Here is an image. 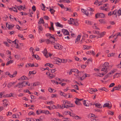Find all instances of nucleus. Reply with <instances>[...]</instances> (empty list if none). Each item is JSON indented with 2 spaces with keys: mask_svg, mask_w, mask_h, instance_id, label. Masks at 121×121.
Segmentation results:
<instances>
[{
  "mask_svg": "<svg viewBox=\"0 0 121 121\" xmlns=\"http://www.w3.org/2000/svg\"><path fill=\"white\" fill-rule=\"evenodd\" d=\"M108 68L107 66L103 65L102 68L101 69V71L104 72V73H102V75H104L108 72Z\"/></svg>",
  "mask_w": 121,
  "mask_h": 121,
  "instance_id": "obj_1",
  "label": "nucleus"
},
{
  "mask_svg": "<svg viewBox=\"0 0 121 121\" xmlns=\"http://www.w3.org/2000/svg\"><path fill=\"white\" fill-rule=\"evenodd\" d=\"M105 16V15L103 13H97L95 15L96 18H97L99 17L104 18Z\"/></svg>",
  "mask_w": 121,
  "mask_h": 121,
  "instance_id": "obj_2",
  "label": "nucleus"
},
{
  "mask_svg": "<svg viewBox=\"0 0 121 121\" xmlns=\"http://www.w3.org/2000/svg\"><path fill=\"white\" fill-rule=\"evenodd\" d=\"M117 11V10H115L112 13L111 12H110L108 13V16H110L114 14L115 15V16H114V17L115 18H116L117 17V15L116 14Z\"/></svg>",
  "mask_w": 121,
  "mask_h": 121,
  "instance_id": "obj_3",
  "label": "nucleus"
},
{
  "mask_svg": "<svg viewBox=\"0 0 121 121\" xmlns=\"http://www.w3.org/2000/svg\"><path fill=\"white\" fill-rule=\"evenodd\" d=\"M23 83L22 82H19V83L14 86V88H15L17 87H18V88H22L23 87Z\"/></svg>",
  "mask_w": 121,
  "mask_h": 121,
  "instance_id": "obj_4",
  "label": "nucleus"
},
{
  "mask_svg": "<svg viewBox=\"0 0 121 121\" xmlns=\"http://www.w3.org/2000/svg\"><path fill=\"white\" fill-rule=\"evenodd\" d=\"M61 31L65 35H67L69 34L68 31L66 29H62L61 30Z\"/></svg>",
  "mask_w": 121,
  "mask_h": 121,
  "instance_id": "obj_5",
  "label": "nucleus"
},
{
  "mask_svg": "<svg viewBox=\"0 0 121 121\" xmlns=\"http://www.w3.org/2000/svg\"><path fill=\"white\" fill-rule=\"evenodd\" d=\"M54 59L55 60L54 61L55 63L58 64H60V58L57 57H55L54 58Z\"/></svg>",
  "mask_w": 121,
  "mask_h": 121,
  "instance_id": "obj_6",
  "label": "nucleus"
},
{
  "mask_svg": "<svg viewBox=\"0 0 121 121\" xmlns=\"http://www.w3.org/2000/svg\"><path fill=\"white\" fill-rule=\"evenodd\" d=\"M16 83V82H10L7 85V87L9 88H10L13 85H14Z\"/></svg>",
  "mask_w": 121,
  "mask_h": 121,
  "instance_id": "obj_7",
  "label": "nucleus"
},
{
  "mask_svg": "<svg viewBox=\"0 0 121 121\" xmlns=\"http://www.w3.org/2000/svg\"><path fill=\"white\" fill-rule=\"evenodd\" d=\"M104 33H105V32H103L100 34L99 33L98 35L97 36V38H101L104 35Z\"/></svg>",
  "mask_w": 121,
  "mask_h": 121,
  "instance_id": "obj_8",
  "label": "nucleus"
},
{
  "mask_svg": "<svg viewBox=\"0 0 121 121\" xmlns=\"http://www.w3.org/2000/svg\"><path fill=\"white\" fill-rule=\"evenodd\" d=\"M103 107H107L109 109H110L112 107V105L109 106V104L108 103H106L104 104L103 105Z\"/></svg>",
  "mask_w": 121,
  "mask_h": 121,
  "instance_id": "obj_9",
  "label": "nucleus"
},
{
  "mask_svg": "<svg viewBox=\"0 0 121 121\" xmlns=\"http://www.w3.org/2000/svg\"><path fill=\"white\" fill-rule=\"evenodd\" d=\"M43 54L47 58L48 57V56H47V51L46 48H45L43 51L42 52Z\"/></svg>",
  "mask_w": 121,
  "mask_h": 121,
  "instance_id": "obj_10",
  "label": "nucleus"
},
{
  "mask_svg": "<svg viewBox=\"0 0 121 121\" xmlns=\"http://www.w3.org/2000/svg\"><path fill=\"white\" fill-rule=\"evenodd\" d=\"M7 24L8 23L7 22L6 23V27L7 28H8L9 29H10L12 27H14V25L13 24L12 25H8Z\"/></svg>",
  "mask_w": 121,
  "mask_h": 121,
  "instance_id": "obj_11",
  "label": "nucleus"
},
{
  "mask_svg": "<svg viewBox=\"0 0 121 121\" xmlns=\"http://www.w3.org/2000/svg\"><path fill=\"white\" fill-rule=\"evenodd\" d=\"M44 23V21L42 18H40L39 20V22H38V24H43Z\"/></svg>",
  "mask_w": 121,
  "mask_h": 121,
  "instance_id": "obj_12",
  "label": "nucleus"
},
{
  "mask_svg": "<svg viewBox=\"0 0 121 121\" xmlns=\"http://www.w3.org/2000/svg\"><path fill=\"white\" fill-rule=\"evenodd\" d=\"M85 39L84 38H82L80 42L79 43L80 44L83 45V46H84V43Z\"/></svg>",
  "mask_w": 121,
  "mask_h": 121,
  "instance_id": "obj_13",
  "label": "nucleus"
},
{
  "mask_svg": "<svg viewBox=\"0 0 121 121\" xmlns=\"http://www.w3.org/2000/svg\"><path fill=\"white\" fill-rule=\"evenodd\" d=\"M115 10H117L116 14H118V16L121 15V9H120L118 10L117 9H116Z\"/></svg>",
  "mask_w": 121,
  "mask_h": 121,
  "instance_id": "obj_14",
  "label": "nucleus"
},
{
  "mask_svg": "<svg viewBox=\"0 0 121 121\" xmlns=\"http://www.w3.org/2000/svg\"><path fill=\"white\" fill-rule=\"evenodd\" d=\"M81 36L78 35V36L77 38L76 39L75 41V43H76L77 42L80 40Z\"/></svg>",
  "mask_w": 121,
  "mask_h": 121,
  "instance_id": "obj_15",
  "label": "nucleus"
},
{
  "mask_svg": "<svg viewBox=\"0 0 121 121\" xmlns=\"http://www.w3.org/2000/svg\"><path fill=\"white\" fill-rule=\"evenodd\" d=\"M97 90L96 89H94L91 88L90 90V92H89L91 94H92V93L93 92H94L95 91H97Z\"/></svg>",
  "mask_w": 121,
  "mask_h": 121,
  "instance_id": "obj_16",
  "label": "nucleus"
},
{
  "mask_svg": "<svg viewBox=\"0 0 121 121\" xmlns=\"http://www.w3.org/2000/svg\"><path fill=\"white\" fill-rule=\"evenodd\" d=\"M59 45H60L58 44H56V45L54 46V47L56 49H60V47H59Z\"/></svg>",
  "mask_w": 121,
  "mask_h": 121,
  "instance_id": "obj_17",
  "label": "nucleus"
},
{
  "mask_svg": "<svg viewBox=\"0 0 121 121\" xmlns=\"http://www.w3.org/2000/svg\"><path fill=\"white\" fill-rule=\"evenodd\" d=\"M95 105L98 108H101L102 106H101V105L99 103H98L96 104H95Z\"/></svg>",
  "mask_w": 121,
  "mask_h": 121,
  "instance_id": "obj_18",
  "label": "nucleus"
},
{
  "mask_svg": "<svg viewBox=\"0 0 121 121\" xmlns=\"http://www.w3.org/2000/svg\"><path fill=\"white\" fill-rule=\"evenodd\" d=\"M50 23L51 27H49V29L50 30H51L52 29L53 30H54V28L53 26V23L52 22H51Z\"/></svg>",
  "mask_w": 121,
  "mask_h": 121,
  "instance_id": "obj_19",
  "label": "nucleus"
},
{
  "mask_svg": "<svg viewBox=\"0 0 121 121\" xmlns=\"http://www.w3.org/2000/svg\"><path fill=\"white\" fill-rule=\"evenodd\" d=\"M28 66H30L31 67H33L34 66V64H31L30 63H28L26 65V67H27Z\"/></svg>",
  "mask_w": 121,
  "mask_h": 121,
  "instance_id": "obj_20",
  "label": "nucleus"
},
{
  "mask_svg": "<svg viewBox=\"0 0 121 121\" xmlns=\"http://www.w3.org/2000/svg\"><path fill=\"white\" fill-rule=\"evenodd\" d=\"M116 90H119L121 88V85H119L117 87H114Z\"/></svg>",
  "mask_w": 121,
  "mask_h": 121,
  "instance_id": "obj_21",
  "label": "nucleus"
},
{
  "mask_svg": "<svg viewBox=\"0 0 121 121\" xmlns=\"http://www.w3.org/2000/svg\"><path fill=\"white\" fill-rule=\"evenodd\" d=\"M28 82V81H22V82L23 83V86H26V85H27Z\"/></svg>",
  "mask_w": 121,
  "mask_h": 121,
  "instance_id": "obj_22",
  "label": "nucleus"
},
{
  "mask_svg": "<svg viewBox=\"0 0 121 121\" xmlns=\"http://www.w3.org/2000/svg\"><path fill=\"white\" fill-rule=\"evenodd\" d=\"M49 38L48 39H46L45 40V41L46 42V43L48 44H50L51 43V40Z\"/></svg>",
  "mask_w": 121,
  "mask_h": 121,
  "instance_id": "obj_23",
  "label": "nucleus"
},
{
  "mask_svg": "<svg viewBox=\"0 0 121 121\" xmlns=\"http://www.w3.org/2000/svg\"><path fill=\"white\" fill-rule=\"evenodd\" d=\"M58 107L59 108H60V106L59 105H57V107H56V106L53 105V106H52V108L54 109L57 108V107Z\"/></svg>",
  "mask_w": 121,
  "mask_h": 121,
  "instance_id": "obj_24",
  "label": "nucleus"
},
{
  "mask_svg": "<svg viewBox=\"0 0 121 121\" xmlns=\"http://www.w3.org/2000/svg\"><path fill=\"white\" fill-rule=\"evenodd\" d=\"M36 73V72L34 71H29V73L28 74V75L29 76H30L31 74H35Z\"/></svg>",
  "mask_w": 121,
  "mask_h": 121,
  "instance_id": "obj_25",
  "label": "nucleus"
},
{
  "mask_svg": "<svg viewBox=\"0 0 121 121\" xmlns=\"http://www.w3.org/2000/svg\"><path fill=\"white\" fill-rule=\"evenodd\" d=\"M97 36H95V35H91L89 36V38L90 39H92L93 38H95L97 37Z\"/></svg>",
  "mask_w": 121,
  "mask_h": 121,
  "instance_id": "obj_26",
  "label": "nucleus"
},
{
  "mask_svg": "<svg viewBox=\"0 0 121 121\" xmlns=\"http://www.w3.org/2000/svg\"><path fill=\"white\" fill-rule=\"evenodd\" d=\"M9 18L11 20H13V19H14L16 21H17V19H16V18L15 17H13V16L12 17V18L11 17V15L10 14H9Z\"/></svg>",
  "mask_w": 121,
  "mask_h": 121,
  "instance_id": "obj_27",
  "label": "nucleus"
},
{
  "mask_svg": "<svg viewBox=\"0 0 121 121\" xmlns=\"http://www.w3.org/2000/svg\"><path fill=\"white\" fill-rule=\"evenodd\" d=\"M99 22L101 23L105 24L106 23L104 20V19H100L99 20Z\"/></svg>",
  "mask_w": 121,
  "mask_h": 121,
  "instance_id": "obj_28",
  "label": "nucleus"
},
{
  "mask_svg": "<svg viewBox=\"0 0 121 121\" xmlns=\"http://www.w3.org/2000/svg\"><path fill=\"white\" fill-rule=\"evenodd\" d=\"M38 26H38V28H39L38 31H39V33H40L39 32H40V31L39 30H40V31H42L43 30V29L42 28V26H40V25H38Z\"/></svg>",
  "mask_w": 121,
  "mask_h": 121,
  "instance_id": "obj_29",
  "label": "nucleus"
},
{
  "mask_svg": "<svg viewBox=\"0 0 121 121\" xmlns=\"http://www.w3.org/2000/svg\"><path fill=\"white\" fill-rule=\"evenodd\" d=\"M72 86L77 90H78L79 89L78 86L76 85H72Z\"/></svg>",
  "mask_w": 121,
  "mask_h": 121,
  "instance_id": "obj_30",
  "label": "nucleus"
},
{
  "mask_svg": "<svg viewBox=\"0 0 121 121\" xmlns=\"http://www.w3.org/2000/svg\"><path fill=\"white\" fill-rule=\"evenodd\" d=\"M100 90H102V91H104L106 92H108V90L106 89L105 87H103L102 88L100 89Z\"/></svg>",
  "mask_w": 121,
  "mask_h": 121,
  "instance_id": "obj_31",
  "label": "nucleus"
},
{
  "mask_svg": "<svg viewBox=\"0 0 121 121\" xmlns=\"http://www.w3.org/2000/svg\"><path fill=\"white\" fill-rule=\"evenodd\" d=\"M74 26H78V25L79 23L77 21H76L73 24Z\"/></svg>",
  "mask_w": 121,
  "mask_h": 121,
  "instance_id": "obj_32",
  "label": "nucleus"
},
{
  "mask_svg": "<svg viewBox=\"0 0 121 121\" xmlns=\"http://www.w3.org/2000/svg\"><path fill=\"white\" fill-rule=\"evenodd\" d=\"M75 103L77 105H82L81 103L78 101L76 100Z\"/></svg>",
  "mask_w": 121,
  "mask_h": 121,
  "instance_id": "obj_33",
  "label": "nucleus"
},
{
  "mask_svg": "<svg viewBox=\"0 0 121 121\" xmlns=\"http://www.w3.org/2000/svg\"><path fill=\"white\" fill-rule=\"evenodd\" d=\"M83 35L82 36V38H84V37L87 38L88 37V35L87 34H85L84 32H83Z\"/></svg>",
  "mask_w": 121,
  "mask_h": 121,
  "instance_id": "obj_34",
  "label": "nucleus"
},
{
  "mask_svg": "<svg viewBox=\"0 0 121 121\" xmlns=\"http://www.w3.org/2000/svg\"><path fill=\"white\" fill-rule=\"evenodd\" d=\"M72 71L73 72L78 73H79L78 70L76 69H72Z\"/></svg>",
  "mask_w": 121,
  "mask_h": 121,
  "instance_id": "obj_35",
  "label": "nucleus"
},
{
  "mask_svg": "<svg viewBox=\"0 0 121 121\" xmlns=\"http://www.w3.org/2000/svg\"><path fill=\"white\" fill-rule=\"evenodd\" d=\"M42 6H41V9L43 10H45V6L44 4H42Z\"/></svg>",
  "mask_w": 121,
  "mask_h": 121,
  "instance_id": "obj_36",
  "label": "nucleus"
},
{
  "mask_svg": "<svg viewBox=\"0 0 121 121\" xmlns=\"http://www.w3.org/2000/svg\"><path fill=\"white\" fill-rule=\"evenodd\" d=\"M67 106L68 107V108H69V107H74V105H73V104L71 103L68 104H67Z\"/></svg>",
  "mask_w": 121,
  "mask_h": 121,
  "instance_id": "obj_37",
  "label": "nucleus"
},
{
  "mask_svg": "<svg viewBox=\"0 0 121 121\" xmlns=\"http://www.w3.org/2000/svg\"><path fill=\"white\" fill-rule=\"evenodd\" d=\"M35 114L33 111L30 112H29V113L28 114V115H32L35 116Z\"/></svg>",
  "mask_w": 121,
  "mask_h": 121,
  "instance_id": "obj_38",
  "label": "nucleus"
},
{
  "mask_svg": "<svg viewBox=\"0 0 121 121\" xmlns=\"http://www.w3.org/2000/svg\"><path fill=\"white\" fill-rule=\"evenodd\" d=\"M83 72H79V73H78V75L79 76H81L83 74Z\"/></svg>",
  "mask_w": 121,
  "mask_h": 121,
  "instance_id": "obj_39",
  "label": "nucleus"
},
{
  "mask_svg": "<svg viewBox=\"0 0 121 121\" xmlns=\"http://www.w3.org/2000/svg\"><path fill=\"white\" fill-rule=\"evenodd\" d=\"M50 11L52 14H53L55 11L53 9H50Z\"/></svg>",
  "mask_w": 121,
  "mask_h": 121,
  "instance_id": "obj_40",
  "label": "nucleus"
},
{
  "mask_svg": "<svg viewBox=\"0 0 121 121\" xmlns=\"http://www.w3.org/2000/svg\"><path fill=\"white\" fill-rule=\"evenodd\" d=\"M86 23L91 25H92L93 24V23L92 22L90 21H86Z\"/></svg>",
  "mask_w": 121,
  "mask_h": 121,
  "instance_id": "obj_41",
  "label": "nucleus"
},
{
  "mask_svg": "<svg viewBox=\"0 0 121 121\" xmlns=\"http://www.w3.org/2000/svg\"><path fill=\"white\" fill-rule=\"evenodd\" d=\"M12 10L16 12H17V9L15 7H12Z\"/></svg>",
  "mask_w": 121,
  "mask_h": 121,
  "instance_id": "obj_42",
  "label": "nucleus"
},
{
  "mask_svg": "<svg viewBox=\"0 0 121 121\" xmlns=\"http://www.w3.org/2000/svg\"><path fill=\"white\" fill-rule=\"evenodd\" d=\"M93 32L94 34H96L98 35L99 34V32L97 30H93Z\"/></svg>",
  "mask_w": 121,
  "mask_h": 121,
  "instance_id": "obj_43",
  "label": "nucleus"
},
{
  "mask_svg": "<svg viewBox=\"0 0 121 121\" xmlns=\"http://www.w3.org/2000/svg\"><path fill=\"white\" fill-rule=\"evenodd\" d=\"M67 61V60H65L64 59H61V62L66 63Z\"/></svg>",
  "mask_w": 121,
  "mask_h": 121,
  "instance_id": "obj_44",
  "label": "nucleus"
},
{
  "mask_svg": "<svg viewBox=\"0 0 121 121\" xmlns=\"http://www.w3.org/2000/svg\"><path fill=\"white\" fill-rule=\"evenodd\" d=\"M70 20L72 22H73L74 23L77 20V19H74L72 18H70Z\"/></svg>",
  "mask_w": 121,
  "mask_h": 121,
  "instance_id": "obj_45",
  "label": "nucleus"
},
{
  "mask_svg": "<svg viewBox=\"0 0 121 121\" xmlns=\"http://www.w3.org/2000/svg\"><path fill=\"white\" fill-rule=\"evenodd\" d=\"M109 65V63L107 62H105L104 63L103 65H104L105 66H107L109 68V66H108Z\"/></svg>",
  "mask_w": 121,
  "mask_h": 121,
  "instance_id": "obj_46",
  "label": "nucleus"
},
{
  "mask_svg": "<svg viewBox=\"0 0 121 121\" xmlns=\"http://www.w3.org/2000/svg\"><path fill=\"white\" fill-rule=\"evenodd\" d=\"M63 1V2H66L67 3H69L70 2V1L69 0H61V2Z\"/></svg>",
  "mask_w": 121,
  "mask_h": 121,
  "instance_id": "obj_47",
  "label": "nucleus"
},
{
  "mask_svg": "<svg viewBox=\"0 0 121 121\" xmlns=\"http://www.w3.org/2000/svg\"><path fill=\"white\" fill-rule=\"evenodd\" d=\"M55 24L56 26L60 27V24L59 22L55 23Z\"/></svg>",
  "mask_w": 121,
  "mask_h": 121,
  "instance_id": "obj_48",
  "label": "nucleus"
},
{
  "mask_svg": "<svg viewBox=\"0 0 121 121\" xmlns=\"http://www.w3.org/2000/svg\"><path fill=\"white\" fill-rule=\"evenodd\" d=\"M108 114L110 115H113L114 114V113L113 112L109 111L108 112Z\"/></svg>",
  "mask_w": 121,
  "mask_h": 121,
  "instance_id": "obj_49",
  "label": "nucleus"
},
{
  "mask_svg": "<svg viewBox=\"0 0 121 121\" xmlns=\"http://www.w3.org/2000/svg\"><path fill=\"white\" fill-rule=\"evenodd\" d=\"M51 82H52L55 83H56L57 85H58V84H60V82H59V83H58V82H57L56 81H55L54 80H51Z\"/></svg>",
  "mask_w": 121,
  "mask_h": 121,
  "instance_id": "obj_50",
  "label": "nucleus"
},
{
  "mask_svg": "<svg viewBox=\"0 0 121 121\" xmlns=\"http://www.w3.org/2000/svg\"><path fill=\"white\" fill-rule=\"evenodd\" d=\"M115 84L114 83H112L110 84V85L109 86V87L110 88L111 87H112L114 86L115 85Z\"/></svg>",
  "mask_w": 121,
  "mask_h": 121,
  "instance_id": "obj_51",
  "label": "nucleus"
},
{
  "mask_svg": "<svg viewBox=\"0 0 121 121\" xmlns=\"http://www.w3.org/2000/svg\"><path fill=\"white\" fill-rule=\"evenodd\" d=\"M86 43H89L92 42L91 40L90 39H87L86 40L85 42Z\"/></svg>",
  "mask_w": 121,
  "mask_h": 121,
  "instance_id": "obj_52",
  "label": "nucleus"
},
{
  "mask_svg": "<svg viewBox=\"0 0 121 121\" xmlns=\"http://www.w3.org/2000/svg\"><path fill=\"white\" fill-rule=\"evenodd\" d=\"M49 76L51 78H52L55 77V76L52 74H49Z\"/></svg>",
  "mask_w": 121,
  "mask_h": 121,
  "instance_id": "obj_53",
  "label": "nucleus"
},
{
  "mask_svg": "<svg viewBox=\"0 0 121 121\" xmlns=\"http://www.w3.org/2000/svg\"><path fill=\"white\" fill-rule=\"evenodd\" d=\"M111 74L112 72H110V73H109L105 76V77L106 78H107L108 77H109Z\"/></svg>",
  "mask_w": 121,
  "mask_h": 121,
  "instance_id": "obj_54",
  "label": "nucleus"
},
{
  "mask_svg": "<svg viewBox=\"0 0 121 121\" xmlns=\"http://www.w3.org/2000/svg\"><path fill=\"white\" fill-rule=\"evenodd\" d=\"M43 18L45 20H48L49 19V17L46 16H43Z\"/></svg>",
  "mask_w": 121,
  "mask_h": 121,
  "instance_id": "obj_55",
  "label": "nucleus"
},
{
  "mask_svg": "<svg viewBox=\"0 0 121 121\" xmlns=\"http://www.w3.org/2000/svg\"><path fill=\"white\" fill-rule=\"evenodd\" d=\"M68 119V118H62L61 120L63 121H67Z\"/></svg>",
  "mask_w": 121,
  "mask_h": 121,
  "instance_id": "obj_56",
  "label": "nucleus"
},
{
  "mask_svg": "<svg viewBox=\"0 0 121 121\" xmlns=\"http://www.w3.org/2000/svg\"><path fill=\"white\" fill-rule=\"evenodd\" d=\"M49 39H50L51 38H53L54 39V40L55 39V38L54 37V36L53 35H51V36H50V37H48Z\"/></svg>",
  "mask_w": 121,
  "mask_h": 121,
  "instance_id": "obj_57",
  "label": "nucleus"
},
{
  "mask_svg": "<svg viewBox=\"0 0 121 121\" xmlns=\"http://www.w3.org/2000/svg\"><path fill=\"white\" fill-rule=\"evenodd\" d=\"M32 9L33 11H35L36 10L35 6V5L33 6L32 7Z\"/></svg>",
  "mask_w": 121,
  "mask_h": 121,
  "instance_id": "obj_58",
  "label": "nucleus"
},
{
  "mask_svg": "<svg viewBox=\"0 0 121 121\" xmlns=\"http://www.w3.org/2000/svg\"><path fill=\"white\" fill-rule=\"evenodd\" d=\"M64 113L65 115L69 114V113H70V112L69 111H65Z\"/></svg>",
  "mask_w": 121,
  "mask_h": 121,
  "instance_id": "obj_59",
  "label": "nucleus"
},
{
  "mask_svg": "<svg viewBox=\"0 0 121 121\" xmlns=\"http://www.w3.org/2000/svg\"><path fill=\"white\" fill-rule=\"evenodd\" d=\"M11 51L9 50H8L6 52V54H10L11 55Z\"/></svg>",
  "mask_w": 121,
  "mask_h": 121,
  "instance_id": "obj_60",
  "label": "nucleus"
},
{
  "mask_svg": "<svg viewBox=\"0 0 121 121\" xmlns=\"http://www.w3.org/2000/svg\"><path fill=\"white\" fill-rule=\"evenodd\" d=\"M26 77V76H23L21 78V80H25V78Z\"/></svg>",
  "mask_w": 121,
  "mask_h": 121,
  "instance_id": "obj_61",
  "label": "nucleus"
},
{
  "mask_svg": "<svg viewBox=\"0 0 121 121\" xmlns=\"http://www.w3.org/2000/svg\"><path fill=\"white\" fill-rule=\"evenodd\" d=\"M39 112H40V113H44V110H41V109H39Z\"/></svg>",
  "mask_w": 121,
  "mask_h": 121,
  "instance_id": "obj_62",
  "label": "nucleus"
},
{
  "mask_svg": "<svg viewBox=\"0 0 121 121\" xmlns=\"http://www.w3.org/2000/svg\"><path fill=\"white\" fill-rule=\"evenodd\" d=\"M44 113L46 114H48L49 113V112L47 110L45 111V110Z\"/></svg>",
  "mask_w": 121,
  "mask_h": 121,
  "instance_id": "obj_63",
  "label": "nucleus"
},
{
  "mask_svg": "<svg viewBox=\"0 0 121 121\" xmlns=\"http://www.w3.org/2000/svg\"><path fill=\"white\" fill-rule=\"evenodd\" d=\"M14 56L16 59H18L19 58V56L18 55H15Z\"/></svg>",
  "mask_w": 121,
  "mask_h": 121,
  "instance_id": "obj_64",
  "label": "nucleus"
}]
</instances>
